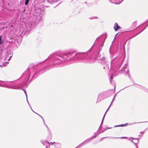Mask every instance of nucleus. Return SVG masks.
<instances>
[{
	"label": "nucleus",
	"mask_w": 148,
	"mask_h": 148,
	"mask_svg": "<svg viewBox=\"0 0 148 148\" xmlns=\"http://www.w3.org/2000/svg\"><path fill=\"white\" fill-rule=\"evenodd\" d=\"M92 46L87 52L84 53L70 52L63 54L52 53L45 60H49L45 67L48 70L60 67V65L65 62L70 61L72 62L77 60L82 61L85 63H91L92 60Z\"/></svg>",
	"instance_id": "nucleus-1"
},
{
	"label": "nucleus",
	"mask_w": 148,
	"mask_h": 148,
	"mask_svg": "<svg viewBox=\"0 0 148 148\" xmlns=\"http://www.w3.org/2000/svg\"><path fill=\"white\" fill-rule=\"evenodd\" d=\"M107 38V34L105 33L96 38L94 43L93 44V62H99L103 64L108 65L109 62L106 58L101 55H99L102 47L103 46L104 43Z\"/></svg>",
	"instance_id": "nucleus-2"
},
{
	"label": "nucleus",
	"mask_w": 148,
	"mask_h": 148,
	"mask_svg": "<svg viewBox=\"0 0 148 148\" xmlns=\"http://www.w3.org/2000/svg\"><path fill=\"white\" fill-rule=\"evenodd\" d=\"M34 69L33 67L28 68L23 73L20 77L23 78L24 80L22 82H19L17 84V85L20 87H18L20 88L21 89H19L20 90H22L24 92L27 98V96L26 92L25 89L22 88L24 87H27V82L28 80L29 77L31 76V78L30 79V82L31 81L32 79H33L36 78L40 74H41L42 73L40 71H38V70H36L34 72Z\"/></svg>",
	"instance_id": "nucleus-3"
},
{
	"label": "nucleus",
	"mask_w": 148,
	"mask_h": 148,
	"mask_svg": "<svg viewBox=\"0 0 148 148\" xmlns=\"http://www.w3.org/2000/svg\"><path fill=\"white\" fill-rule=\"evenodd\" d=\"M119 49V47H115L112 51L111 50V47L109 49L110 58L111 59L114 58L111 61V64L118 67V69H119L121 64L120 60L118 59V57L119 56L118 53Z\"/></svg>",
	"instance_id": "nucleus-4"
},
{
	"label": "nucleus",
	"mask_w": 148,
	"mask_h": 148,
	"mask_svg": "<svg viewBox=\"0 0 148 148\" xmlns=\"http://www.w3.org/2000/svg\"><path fill=\"white\" fill-rule=\"evenodd\" d=\"M148 26V19L142 23L140 25L137 27V28H138V31L139 32L138 33L136 34L135 35L132 36L131 38H129V39H130L131 38L134 37L137 35H138L143 31Z\"/></svg>",
	"instance_id": "nucleus-5"
},
{
	"label": "nucleus",
	"mask_w": 148,
	"mask_h": 148,
	"mask_svg": "<svg viewBox=\"0 0 148 148\" xmlns=\"http://www.w3.org/2000/svg\"><path fill=\"white\" fill-rule=\"evenodd\" d=\"M111 94L108 92H106L99 94L96 101V103H98L106 98L110 97Z\"/></svg>",
	"instance_id": "nucleus-6"
},
{
	"label": "nucleus",
	"mask_w": 148,
	"mask_h": 148,
	"mask_svg": "<svg viewBox=\"0 0 148 148\" xmlns=\"http://www.w3.org/2000/svg\"><path fill=\"white\" fill-rule=\"evenodd\" d=\"M3 84V85H1L2 87H5L8 88H10L14 89H21L20 88L16 87L14 86H12L10 83L11 82H13V81L9 82L7 81H1Z\"/></svg>",
	"instance_id": "nucleus-7"
},
{
	"label": "nucleus",
	"mask_w": 148,
	"mask_h": 148,
	"mask_svg": "<svg viewBox=\"0 0 148 148\" xmlns=\"http://www.w3.org/2000/svg\"><path fill=\"white\" fill-rule=\"evenodd\" d=\"M127 64H125L124 66L122 68L121 71H124L125 72H126V74L127 75H128L129 77L130 78V76L129 72V70L128 68L127 67Z\"/></svg>",
	"instance_id": "nucleus-8"
},
{
	"label": "nucleus",
	"mask_w": 148,
	"mask_h": 148,
	"mask_svg": "<svg viewBox=\"0 0 148 148\" xmlns=\"http://www.w3.org/2000/svg\"><path fill=\"white\" fill-rule=\"evenodd\" d=\"M92 140V136H91V137L88 138L85 140L82 143L79 144V146L81 147L83 146L84 145L86 144H87L90 142Z\"/></svg>",
	"instance_id": "nucleus-9"
},
{
	"label": "nucleus",
	"mask_w": 148,
	"mask_h": 148,
	"mask_svg": "<svg viewBox=\"0 0 148 148\" xmlns=\"http://www.w3.org/2000/svg\"><path fill=\"white\" fill-rule=\"evenodd\" d=\"M52 137V134L51 132V130L49 128H48V135L47 136V139L49 140H51Z\"/></svg>",
	"instance_id": "nucleus-10"
},
{
	"label": "nucleus",
	"mask_w": 148,
	"mask_h": 148,
	"mask_svg": "<svg viewBox=\"0 0 148 148\" xmlns=\"http://www.w3.org/2000/svg\"><path fill=\"white\" fill-rule=\"evenodd\" d=\"M112 3L115 4H119L124 0H109Z\"/></svg>",
	"instance_id": "nucleus-11"
},
{
	"label": "nucleus",
	"mask_w": 148,
	"mask_h": 148,
	"mask_svg": "<svg viewBox=\"0 0 148 148\" xmlns=\"http://www.w3.org/2000/svg\"><path fill=\"white\" fill-rule=\"evenodd\" d=\"M106 130H107V129H106V128H103L101 130H99V132H97L96 133L97 134V135H96V134H95V135L93 136V138H95L98 135V134H100L101 133H103V132H104L105 131H106Z\"/></svg>",
	"instance_id": "nucleus-12"
},
{
	"label": "nucleus",
	"mask_w": 148,
	"mask_h": 148,
	"mask_svg": "<svg viewBox=\"0 0 148 148\" xmlns=\"http://www.w3.org/2000/svg\"><path fill=\"white\" fill-rule=\"evenodd\" d=\"M121 28V27L119 25L118 23H115L113 27V28L115 31H117L119 29H120Z\"/></svg>",
	"instance_id": "nucleus-13"
},
{
	"label": "nucleus",
	"mask_w": 148,
	"mask_h": 148,
	"mask_svg": "<svg viewBox=\"0 0 148 148\" xmlns=\"http://www.w3.org/2000/svg\"><path fill=\"white\" fill-rule=\"evenodd\" d=\"M41 142L44 145L46 146L45 148H48L47 145H48L49 146H50V143L48 142L47 141H44L43 142H42V141H41Z\"/></svg>",
	"instance_id": "nucleus-14"
},
{
	"label": "nucleus",
	"mask_w": 148,
	"mask_h": 148,
	"mask_svg": "<svg viewBox=\"0 0 148 148\" xmlns=\"http://www.w3.org/2000/svg\"><path fill=\"white\" fill-rule=\"evenodd\" d=\"M139 88L145 91V92H146L147 93H148V89L141 86H140V87Z\"/></svg>",
	"instance_id": "nucleus-15"
},
{
	"label": "nucleus",
	"mask_w": 148,
	"mask_h": 148,
	"mask_svg": "<svg viewBox=\"0 0 148 148\" xmlns=\"http://www.w3.org/2000/svg\"><path fill=\"white\" fill-rule=\"evenodd\" d=\"M105 117V114H104L103 117V118H102V121H101V124L100 125V126L99 127V129L98 130H99V129H100V128H102V125L103 124V121H104V118Z\"/></svg>",
	"instance_id": "nucleus-16"
},
{
	"label": "nucleus",
	"mask_w": 148,
	"mask_h": 148,
	"mask_svg": "<svg viewBox=\"0 0 148 148\" xmlns=\"http://www.w3.org/2000/svg\"><path fill=\"white\" fill-rule=\"evenodd\" d=\"M127 138V137H112L110 139H116V138Z\"/></svg>",
	"instance_id": "nucleus-17"
},
{
	"label": "nucleus",
	"mask_w": 148,
	"mask_h": 148,
	"mask_svg": "<svg viewBox=\"0 0 148 148\" xmlns=\"http://www.w3.org/2000/svg\"><path fill=\"white\" fill-rule=\"evenodd\" d=\"M136 21H135L133 23L132 25V27H133V29H134H134L136 26Z\"/></svg>",
	"instance_id": "nucleus-18"
},
{
	"label": "nucleus",
	"mask_w": 148,
	"mask_h": 148,
	"mask_svg": "<svg viewBox=\"0 0 148 148\" xmlns=\"http://www.w3.org/2000/svg\"><path fill=\"white\" fill-rule=\"evenodd\" d=\"M128 140H130L131 141L132 143L136 145H136H137L139 143V140H137V143H135L134 142L133 140H131L130 139H128Z\"/></svg>",
	"instance_id": "nucleus-19"
},
{
	"label": "nucleus",
	"mask_w": 148,
	"mask_h": 148,
	"mask_svg": "<svg viewBox=\"0 0 148 148\" xmlns=\"http://www.w3.org/2000/svg\"><path fill=\"white\" fill-rule=\"evenodd\" d=\"M48 3H52L55 2V0H47Z\"/></svg>",
	"instance_id": "nucleus-20"
},
{
	"label": "nucleus",
	"mask_w": 148,
	"mask_h": 148,
	"mask_svg": "<svg viewBox=\"0 0 148 148\" xmlns=\"http://www.w3.org/2000/svg\"><path fill=\"white\" fill-rule=\"evenodd\" d=\"M29 1V0H25V5H27Z\"/></svg>",
	"instance_id": "nucleus-21"
},
{
	"label": "nucleus",
	"mask_w": 148,
	"mask_h": 148,
	"mask_svg": "<svg viewBox=\"0 0 148 148\" xmlns=\"http://www.w3.org/2000/svg\"><path fill=\"white\" fill-rule=\"evenodd\" d=\"M128 123H127L125 124H122L121 125H120V127H124L125 126H126L127 125H128Z\"/></svg>",
	"instance_id": "nucleus-22"
},
{
	"label": "nucleus",
	"mask_w": 148,
	"mask_h": 148,
	"mask_svg": "<svg viewBox=\"0 0 148 148\" xmlns=\"http://www.w3.org/2000/svg\"><path fill=\"white\" fill-rule=\"evenodd\" d=\"M3 41L1 39V36H0V45L2 44L3 43Z\"/></svg>",
	"instance_id": "nucleus-23"
},
{
	"label": "nucleus",
	"mask_w": 148,
	"mask_h": 148,
	"mask_svg": "<svg viewBox=\"0 0 148 148\" xmlns=\"http://www.w3.org/2000/svg\"><path fill=\"white\" fill-rule=\"evenodd\" d=\"M50 143V144H51L52 145H53V144H59V143H56L55 142H53V143H52V142H51Z\"/></svg>",
	"instance_id": "nucleus-24"
},
{
	"label": "nucleus",
	"mask_w": 148,
	"mask_h": 148,
	"mask_svg": "<svg viewBox=\"0 0 148 148\" xmlns=\"http://www.w3.org/2000/svg\"><path fill=\"white\" fill-rule=\"evenodd\" d=\"M147 122H148V121H145V122H139V123H132V124H130V125H133L134 124H136V123H147Z\"/></svg>",
	"instance_id": "nucleus-25"
},
{
	"label": "nucleus",
	"mask_w": 148,
	"mask_h": 148,
	"mask_svg": "<svg viewBox=\"0 0 148 148\" xmlns=\"http://www.w3.org/2000/svg\"><path fill=\"white\" fill-rule=\"evenodd\" d=\"M113 79V77L112 76H110V83L112 84V80Z\"/></svg>",
	"instance_id": "nucleus-26"
},
{
	"label": "nucleus",
	"mask_w": 148,
	"mask_h": 148,
	"mask_svg": "<svg viewBox=\"0 0 148 148\" xmlns=\"http://www.w3.org/2000/svg\"><path fill=\"white\" fill-rule=\"evenodd\" d=\"M112 104H110V105L109 106V107H108V108L107 109V110L106 111V112L105 113V115H106V113L107 112V111L108 110V109H109V108H110V107L111 105Z\"/></svg>",
	"instance_id": "nucleus-27"
},
{
	"label": "nucleus",
	"mask_w": 148,
	"mask_h": 148,
	"mask_svg": "<svg viewBox=\"0 0 148 148\" xmlns=\"http://www.w3.org/2000/svg\"><path fill=\"white\" fill-rule=\"evenodd\" d=\"M27 102H28V104H29V106H30V108H31V109H32V111L33 112H34V111L32 110V108H31V106L30 105V104H29V102H28V100H27Z\"/></svg>",
	"instance_id": "nucleus-28"
},
{
	"label": "nucleus",
	"mask_w": 148,
	"mask_h": 148,
	"mask_svg": "<svg viewBox=\"0 0 148 148\" xmlns=\"http://www.w3.org/2000/svg\"><path fill=\"white\" fill-rule=\"evenodd\" d=\"M108 137H104L102 138L99 140V141H101L103 140L104 138H108Z\"/></svg>",
	"instance_id": "nucleus-29"
},
{
	"label": "nucleus",
	"mask_w": 148,
	"mask_h": 148,
	"mask_svg": "<svg viewBox=\"0 0 148 148\" xmlns=\"http://www.w3.org/2000/svg\"><path fill=\"white\" fill-rule=\"evenodd\" d=\"M0 82H1V83H0V86L2 87V86H1L3 85V83H2V82L0 81Z\"/></svg>",
	"instance_id": "nucleus-30"
},
{
	"label": "nucleus",
	"mask_w": 148,
	"mask_h": 148,
	"mask_svg": "<svg viewBox=\"0 0 148 148\" xmlns=\"http://www.w3.org/2000/svg\"><path fill=\"white\" fill-rule=\"evenodd\" d=\"M114 99L115 98H114V97H113V99H112V101L111 102V103H110L111 104H112V103H113V102L114 101Z\"/></svg>",
	"instance_id": "nucleus-31"
},
{
	"label": "nucleus",
	"mask_w": 148,
	"mask_h": 148,
	"mask_svg": "<svg viewBox=\"0 0 148 148\" xmlns=\"http://www.w3.org/2000/svg\"><path fill=\"white\" fill-rule=\"evenodd\" d=\"M120 127V125H116L114 126V127Z\"/></svg>",
	"instance_id": "nucleus-32"
},
{
	"label": "nucleus",
	"mask_w": 148,
	"mask_h": 148,
	"mask_svg": "<svg viewBox=\"0 0 148 148\" xmlns=\"http://www.w3.org/2000/svg\"><path fill=\"white\" fill-rule=\"evenodd\" d=\"M98 18V17L95 16H93V19H97Z\"/></svg>",
	"instance_id": "nucleus-33"
},
{
	"label": "nucleus",
	"mask_w": 148,
	"mask_h": 148,
	"mask_svg": "<svg viewBox=\"0 0 148 148\" xmlns=\"http://www.w3.org/2000/svg\"><path fill=\"white\" fill-rule=\"evenodd\" d=\"M42 119L43 120V123H44V124H45V120L44 119V118H43V117H42Z\"/></svg>",
	"instance_id": "nucleus-34"
},
{
	"label": "nucleus",
	"mask_w": 148,
	"mask_h": 148,
	"mask_svg": "<svg viewBox=\"0 0 148 148\" xmlns=\"http://www.w3.org/2000/svg\"><path fill=\"white\" fill-rule=\"evenodd\" d=\"M35 113H36V114H37L42 119V116H41L38 113H36V112H35Z\"/></svg>",
	"instance_id": "nucleus-35"
},
{
	"label": "nucleus",
	"mask_w": 148,
	"mask_h": 148,
	"mask_svg": "<svg viewBox=\"0 0 148 148\" xmlns=\"http://www.w3.org/2000/svg\"><path fill=\"white\" fill-rule=\"evenodd\" d=\"M130 138L132 140H134L135 139V138H134L133 137H130Z\"/></svg>",
	"instance_id": "nucleus-36"
},
{
	"label": "nucleus",
	"mask_w": 148,
	"mask_h": 148,
	"mask_svg": "<svg viewBox=\"0 0 148 148\" xmlns=\"http://www.w3.org/2000/svg\"><path fill=\"white\" fill-rule=\"evenodd\" d=\"M55 144V145H54V146H55V147H56V146H57V145H60V144L59 143V144Z\"/></svg>",
	"instance_id": "nucleus-37"
},
{
	"label": "nucleus",
	"mask_w": 148,
	"mask_h": 148,
	"mask_svg": "<svg viewBox=\"0 0 148 148\" xmlns=\"http://www.w3.org/2000/svg\"><path fill=\"white\" fill-rule=\"evenodd\" d=\"M12 56V55H11V56H10V57L8 59V61H9V60H10V58H11Z\"/></svg>",
	"instance_id": "nucleus-38"
},
{
	"label": "nucleus",
	"mask_w": 148,
	"mask_h": 148,
	"mask_svg": "<svg viewBox=\"0 0 148 148\" xmlns=\"http://www.w3.org/2000/svg\"><path fill=\"white\" fill-rule=\"evenodd\" d=\"M45 126L47 127V130L48 131V128H49V127H48V126H47V125H46V124L45 123V124H44Z\"/></svg>",
	"instance_id": "nucleus-39"
},
{
	"label": "nucleus",
	"mask_w": 148,
	"mask_h": 148,
	"mask_svg": "<svg viewBox=\"0 0 148 148\" xmlns=\"http://www.w3.org/2000/svg\"><path fill=\"white\" fill-rule=\"evenodd\" d=\"M144 133V131H143V132H140V133L142 134H143Z\"/></svg>",
	"instance_id": "nucleus-40"
},
{
	"label": "nucleus",
	"mask_w": 148,
	"mask_h": 148,
	"mask_svg": "<svg viewBox=\"0 0 148 148\" xmlns=\"http://www.w3.org/2000/svg\"><path fill=\"white\" fill-rule=\"evenodd\" d=\"M112 127H107L106 128V129H107V130L108 129H111Z\"/></svg>",
	"instance_id": "nucleus-41"
},
{
	"label": "nucleus",
	"mask_w": 148,
	"mask_h": 148,
	"mask_svg": "<svg viewBox=\"0 0 148 148\" xmlns=\"http://www.w3.org/2000/svg\"><path fill=\"white\" fill-rule=\"evenodd\" d=\"M127 87H125V88H123V89H121V90L120 91H121V90H123L125 88H127Z\"/></svg>",
	"instance_id": "nucleus-42"
},
{
	"label": "nucleus",
	"mask_w": 148,
	"mask_h": 148,
	"mask_svg": "<svg viewBox=\"0 0 148 148\" xmlns=\"http://www.w3.org/2000/svg\"><path fill=\"white\" fill-rule=\"evenodd\" d=\"M116 95H117V94H115V95H114V98H115V97H116Z\"/></svg>",
	"instance_id": "nucleus-43"
},
{
	"label": "nucleus",
	"mask_w": 148,
	"mask_h": 148,
	"mask_svg": "<svg viewBox=\"0 0 148 148\" xmlns=\"http://www.w3.org/2000/svg\"><path fill=\"white\" fill-rule=\"evenodd\" d=\"M89 18L91 19H92V17H90Z\"/></svg>",
	"instance_id": "nucleus-44"
},
{
	"label": "nucleus",
	"mask_w": 148,
	"mask_h": 148,
	"mask_svg": "<svg viewBox=\"0 0 148 148\" xmlns=\"http://www.w3.org/2000/svg\"><path fill=\"white\" fill-rule=\"evenodd\" d=\"M134 140H138V138H135V139Z\"/></svg>",
	"instance_id": "nucleus-45"
},
{
	"label": "nucleus",
	"mask_w": 148,
	"mask_h": 148,
	"mask_svg": "<svg viewBox=\"0 0 148 148\" xmlns=\"http://www.w3.org/2000/svg\"><path fill=\"white\" fill-rule=\"evenodd\" d=\"M118 34V33L117 34H116L115 36V37L116 36H117V35Z\"/></svg>",
	"instance_id": "nucleus-46"
},
{
	"label": "nucleus",
	"mask_w": 148,
	"mask_h": 148,
	"mask_svg": "<svg viewBox=\"0 0 148 148\" xmlns=\"http://www.w3.org/2000/svg\"><path fill=\"white\" fill-rule=\"evenodd\" d=\"M136 148H138V147L137 145H136Z\"/></svg>",
	"instance_id": "nucleus-47"
},
{
	"label": "nucleus",
	"mask_w": 148,
	"mask_h": 148,
	"mask_svg": "<svg viewBox=\"0 0 148 148\" xmlns=\"http://www.w3.org/2000/svg\"><path fill=\"white\" fill-rule=\"evenodd\" d=\"M85 3L86 4H87V2H85Z\"/></svg>",
	"instance_id": "nucleus-48"
},
{
	"label": "nucleus",
	"mask_w": 148,
	"mask_h": 148,
	"mask_svg": "<svg viewBox=\"0 0 148 148\" xmlns=\"http://www.w3.org/2000/svg\"><path fill=\"white\" fill-rule=\"evenodd\" d=\"M141 136V135H140V134H139V136Z\"/></svg>",
	"instance_id": "nucleus-49"
},
{
	"label": "nucleus",
	"mask_w": 148,
	"mask_h": 148,
	"mask_svg": "<svg viewBox=\"0 0 148 148\" xmlns=\"http://www.w3.org/2000/svg\"><path fill=\"white\" fill-rule=\"evenodd\" d=\"M105 68V67H103V69H104Z\"/></svg>",
	"instance_id": "nucleus-50"
},
{
	"label": "nucleus",
	"mask_w": 148,
	"mask_h": 148,
	"mask_svg": "<svg viewBox=\"0 0 148 148\" xmlns=\"http://www.w3.org/2000/svg\"><path fill=\"white\" fill-rule=\"evenodd\" d=\"M115 87H116V86H115V87H114V89H115Z\"/></svg>",
	"instance_id": "nucleus-51"
},
{
	"label": "nucleus",
	"mask_w": 148,
	"mask_h": 148,
	"mask_svg": "<svg viewBox=\"0 0 148 148\" xmlns=\"http://www.w3.org/2000/svg\"><path fill=\"white\" fill-rule=\"evenodd\" d=\"M1 66V65H0V66Z\"/></svg>",
	"instance_id": "nucleus-52"
}]
</instances>
